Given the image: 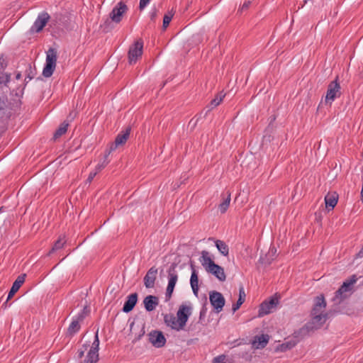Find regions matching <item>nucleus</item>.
<instances>
[{
    "mask_svg": "<svg viewBox=\"0 0 363 363\" xmlns=\"http://www.w3.org/2000/svg\"><path fill=\"white\" fill-rule=\"evenodd\" d=\"M57 58L56 49L50 48L47 52L45 65L43 70V77L48 78L52 75L56 67Z\"/></svg>",
    "mask_w": 363,
    "mask_h": 363,
    "instance_id": "1",
    "label": "nucleus"
},
{
    "mask_svg": "<svg viewBox=\"0 0 363 363\" xmlns=\"http://www.w3.org/2000/svg\"><path fill=\"white\" fill-rule=\"evenodd\" d=\"M176 268L177 264L172 263L167 270L168 284L165 292V301H168L171 299L175 285L178 280V274Z\"/></svg>",
    "mask_w": 363,
    "mask_h": 363,
    "instance_id": "2",
    "label": "nucleus"
},
{
    "mask_svg": "<svg viewBox=\"0 0 363 363\" xmlns=\"http://www.w3.org/2000/svg\"><path fill=\"white\" fill-rule=\"evenodd\" d=\"M131 130V127L128 126L124 130L119 133L115 138L113 143L109 145L107 155H110L113 151L116 150L118 146H122L127 142Z\"/></svg>",
    "mask_w": 363,
    "mask_h": 363,
    "instance_id": "3",
    "label": "nucleus"
},
{
    "mask_svg": "<svg viewBox=\"0 0 363 363\" xmlns=\"http://www.w3.org/2000/svg\"><path fill=\"white\" fill-rule=\"evenodd\" d=\"M341 86L338 82V76L335 79L330 82L328 86L327 93L325 96V102H333L336 98L341 95Z\"/></svg>",
    "mask_w": 363,
    "mask_h": 363,
    "instance_id": "4",
    "label": "nucleus"
},
{
    "mask_svg": "<svg viewBox=\"0 0 363 363\" xmlns=\"http://www.w3.org/2000/svg\"><path fill=\"white\" fill-rule=\"evenodd\" d=\"M279 296L277 294L270 296L268 300L264 301L260 305L258 311V316L262 317L272 312V309L275 308L279 303Z\"/></svg>",
    "mask_w": 363,
    "mask_h": 363,
    "instance_id": "5",
    "label": "nucleus"
},
{
    "mask_svg": "<svg viewBox=\"0 0 363 363\" xmlns=\"http://www.w3.org/2000/svg\"><path fill=\"white\" fill-rule=\"evenodd\" d=\"M209 301L216 313H220L225 303L223 294L216 291L209 292Z\"/></svg>",
    "mask_w": 363,
    "mask_h": 363,
    "instance_id": "6",
    "label": "nucleus"
},
{
    "mask_svg": "<svg viewBox=\"0 0 363 363\" xmlns=\"http://www.w3.org/2000/svg\"><path fill=\"white\" fill-rule=\"evenodd\" d=\"M143 41L142 39L136 40L128 50V60L130 64H134L143 55Z\"/></svg>",
    "mask_w": 363,
    "mask_h": 363,
    "instance_id": "7",
    "label": "nucleus"
},
{
    "mask_svg": "<svg viewBox=\"0 0 363 363\" xmlns=\"http://www.w3.org/2000/svg\"><path fill=\"white\" fill-rule=\"evenodd\" d=\"M191 314V306H186L184 304H182L179 306V308L177 312V322H179V324L178 325L179 326V328H182V329H184V328L186 325V323H187Z\"/></svg>",
    "mask_w": 363,
    "mask_h": 363,
    "instance_id": "8",
    "label": "nucleus"
},
{
    "mask_svg": "<svg viewBox=\"0 0 363 363\" xmlns=\"http://www.w3.org/2000/svg\"><path fill=\"white\" fill-rule=\"evenodd\" d=\"M357 276L355 274L352 275L350 279L345 281L341 286L338 289V290L335 292V298L340 297L342 300L346 298L347 296L343 295V294L352 291V286L357 282Z\"/></svg>",
    "mask_w": 363,
    "mask_h": 363,
    "instance_id": "9",
    "label": "nucleus"
},
{
    "mask_svg": "<svg viewBox=\"0 0 363 363\" xmlns=\"http://www.w3.org/2000/svg\"><path fill=\"white\" fill-rule=\"evenodd\" d=\"M311 320L308 322L307 324L313 332L320 329L328 319L327 313L311 314Z\"/></svg>",
    "mask_w": 363,
    "mask_h": 363,
    "instance_id": "10",
    "label": "nucleus"
},
{
    "mask_svg": "<svg viewBox=\"0 0 363 363\" xmlns=\"http://www.w3.org/2000/svg\"><path fill=\"white\" fill-rule=\"evenodd\" d=\"M127 10L128 8L125 3L120 1L113 7L110 13V18L116 23L120 22L123 20V16Z\"/></svg>",
    "mask_w": 363,
    "mask_h": 363,
    "instance_id": "11",
    "label": "nucleus"
},
{
    "mask_svg": "<svg viewBox=\"0 0 363 363\" xmlns=\"http://www.w3.org/2000/svg\"><path fill=\"white\" fill-rule=\"evenodd\" d=\"M149 342L157 348L164 347L166 344L167 340L162 331L152 330L149 334Z\"/></svg>",
    "mask_w": 363,
    "mask_h": 363,
    "instance_id": "12",
    "label": "nucleus"
},
{
    "mask_svg": "<svg viewBox=\"0 0 363 363\" xmlns=\"http://www.w3.org/2000/svg\"><path fill=\"white\" fill-rule=\"evenodd\" d=\"M26 277V274H22L16 278V279L13 283L12 286L9 292L6 301L1 306L2 308L6 307V303L9 301V300H10L15 295V294L18 291L22 284L25 282Z\"/></svg>",
    "mask_w": 363,
    "mask_h": 363,
    "instance_id": "13",
    "label": "nucleus"
},
{
    "mask_svg": "<svg viewBox=\"0 0 363 363\" xmlns=\"http://www.w3.org/2000/svg\"><path fill=\"white\" fill-rule=\"evenodd\" d=\"M157 269L153 266L148 269L145 276L144 277V285L146 288H153L155 282L157 279Z\"/></svg>",
    "mask_w": 363,
    "mask_h": 363,
    "instance_id": "14",
    "label": "nucleus"
},
{
    "mask_svg": "<svg viewBox=\"0 0 363 363\" xmlns=\"http://www.w3.org/2000/svg\"><path fill=\"white\" fill-rule=\"evenodd\" d=\"M138 295L137 293H133L128 296L122 311L126 313L132 311L138 302Z\"/></svg>",
    "mask_w": 363,
    "mask_h": 363,
    "instance_id": "15",
    "label": "nucleus"
},
{
    "mask_svg": "<svg viewBox=\"0 0 363 363\" xmlns=\"http://www.w3.org/2000/svg\"><path fill=\"white\" fill-rule=\"evenodd\" d=\"M206 272L215 276L220 281H224L226 279L224 269L216 263L209 269H207Z\"/></svg>",
    "mask_w": 363,
    "mask_h": 363,
    "instance_id": "16",
    "label": "nucleus"
},
{
    "mask_svg": "<svg viewBox=\"0 0 363 363\" xmlns=\"http://www.w3.org/2000/svg\"><path fill=\"white\" fill-rule=\"evenodd\" d=\"M269 336L267 334L256 335L252 342V347L255 349H263L268 344Z\"/></svg>",
    "mask_w": 363,
    "mask_h": 363,
    "instance_id": "17",
    "label": "nucleus"
},
{
    "mask_svg": "<svg viewBox=\"0 0 363 363\" xmlns=\"http://www.w3.org/2000/svg\"><path fill=\"white\" fill-rule=\"evenodd\" d=\"M143 304L147 311H152L159 304V298L157 296L153 295H148L144 298Z\"/></svg>",
    "mask_w": 363,
    "mask_h": 363,
    "instance_id": "18",
    "label": "nucleus"
},
{
    "mask_svg": "<svg viewBox=\"0 0 363 363\" xmlns=\"http://www.w3.org/2000/svg\"><path fill=\"white\" fill-rule=\"evenodd\" d=\"M177 321V318L174 316L172 313H167L164 315V322L168 326L170 327L172 330L179 331L183 330L182 328H179L178 325L179 322Z\"/></svg>",
    "mask_w": 363,
    "mask_h": 363,
    "instance_id": "19",
    "label": "nucleus"
},
{
    "mask_svg": "<svg viewBox=\"0 0 363 363\" xmlns=\"http://www.w3.org/2000/svg\"><path fill=\"white\" fill-rule=\"evenodd\" d=\"M311 333H313V330H311L310 327L306 323L302 328L299 330L295 331L294 333V337L296 340L294 341H297V343L305 337L308 336Z\"/></svg>",
    "mask_w": 363,
    "mask_h": 363,
    "instance_id": "20",
    "label": "nucleus"
},
{
    "mask_svg": "<svg viewBox=\"0 0 363 363\" xmlns=\"http://www.w3.org/2000/svg\"><path fill=\"white\" fill-rule=\"evenodd\" d=\"M201 254V256L199 258V261L202 266L205 268L206 271H207V269H209L212 265L215 264V262L210 257L209 252L208 251L203 250Z\"/></svg>",
    "mask_w": 363,
    "mask_h": 363,
    "instance_id": "21",
    "label": "nucleus"
},
{
    "mask_svg": "<svg viewBox=\"0 0 363 363\" xmlns=\"http://www.w3.org/2000/svg\"><path fill=\"white\" fill-rule=\"evenodd\" d=\"M326 307V301L323 295L315 298V303L312 308L311 314L322 313L321 310Z\"/></svg>",
    "mask_w": 363,
    "mask_h": 363,
    "instance_id": "22",
    "label": "nucleus"
},
{
    "mask_svg": "<svg viewBox=\"0 0 363 363\" xmlns=\"http://www.w3.org/2000/svg\"><path fill=\"white\" fill-rule=\"evenodd\" d=\"M338 201V194L334 191V192H329L325 196V206L327 208H330L331 209H333L335 206L337 205Z\"/></svg>",
    "mask_w": 363,
    "mask_h": 363,
    "instance_id": "23",
    "label": "nucleus"
},
{
    "mask_svg": "<svg viewBox=\"0 0 363 363\" xmlns=\"http://www.w3.org/2000/svg\"><path fill=\"white\" fill-rule=\"evenodd\" d=\"M81 320H78V318H75L73 319L70 325H69L67 328V334L69 336H73L74 334H76L81 328L80 325Z\"/></svg>",
    "mask_w": 363,
    "mask_h": 363,
    "instance_id": "24",
    "label": "nucleus"
},
{
    "mask_svg": "<svg viewBox=\"0 0 363 363\" xmlns=\"http://www.w3.org/2000/svg\"><path fill=\"white\" fill-rule=\"evenodd\" d=\"M222 197H223V201L219 204L218 208L220 210V212L223 214L227 211V210L230 206V192L228 191L226 192V197L224 196V194H222Z\"/></svg>",
    "mask_w": 363,
    "mask_h": 363,
    "instance_id": "25",
    "label": "nucleus"
},
{
    "mask_svg": "<svg viewBox=\"0 0 363 363\" xmlns=\"http://www.w3.org/2000/svg\"><path fill=\"white\" fill-rule=\"evenodd\" d=\"M245 293L243 287L241 286L239 290V298H238L237 302L233 303V306H232L233 313H235L236 311H238L240 308L242 304L245 302Z\"/></svg>",
    "mask_w": 363,
    "mask_h": 363,
    "instance_id": "26",
    "label": "nucleus"
},
{
    "mask_svg": "<svg viewBox=\"0 0 363 363\" xmlns=\"http://www.w3.org/2000/svg\"><path fill=\"white\" fill-rule=\"evenodd\" d=\"M297 344V341H294V340L285 342L282 344L279 345L276 347L277 352H286L289 350L292 349L294 347H295Z\"/></svg>",
    "mask_w": 363,
    "mask_h": 363,
    "instance_id": "27",
    "label": "nucleus"
},
{
    "mask_svg": "<svg viewBox=\"0 0 363 363\" xmlns=\"http://www.w3.org/2000/svg\"><path fill=\"white\" fill-rule=\"evenodd\" d=\"M215 245L221 255H223V256L228 255L229 247L224 241L217 240L215 241Z\"/></svg>",
    "mask_w": 363,
    "mask_h": 363,
    "instance_id": "28",
    "label": "nucleus"
},
{
    "mask_svg": "<svg viewBox=\"0 0 363 363\" xmlns=\"http://www.w3.org/2000/svg\"><path fill=\"white\" fill-rule=\"evenodd\" d=\"M99 359V353L89 350L85 359L81 363H96Z\"/></svg>",
    "mask_w": 363,
    "mask_h": 363,
    "instance_id": "29",
    "label": "nucleus"
},
{
    "mask_svg": "<svg viewBox=\"0 0 363 363\" xmlns=\"http://www.w3.org/2000/svg\"><path fill=\"white\" fill-rule=\"evenodd\" d=\"M66 242V240H65V236L60 235L58 239L55 242L52 247L49 251L48 255H50L55 251L62 249L65 244Z\"/></svg>",
    "mask_w": 363,
    "mask_h": 363,
    "instance_id": "30",
    "label": "nucleus"
},
{
    "mask_svg": "<svg viewBox=\"0 0 363 363\" xmlns=\"http://www.w3.org/2000/svg\"><path fill=\"white\" fill-rule=\"evenodd\" d=\"M68 126L69 123H67L66 121L62 123L53 134L54 140H57L62 135H64L67 132Z\"/></svg>",
    "mask_w": 363,
    "mask_h": 363,
    "instance_id": "31",
    "label": "nucleus"
},
{
    "mask_svg": "<svg viewBox=\"0 0 363 363\" xmlns=\"http://www.w3.org/2000/svg\"><path fill=\"white\" fill-rule=\"evenodd\" d=\"M191 269L192 270L191 275L190 278V284L191 286H199V277L198 274L195 269V266L193 262L190 263Z\"/></svg>",
    "mask_w": 363,
    "mask_h": 363,
    "instance_id": "32",
    "label": "nucleus"
},
{
    "mask_svg": "<svg viewBox=\"0 0 363 363\" xmlns=\"http://www.w3.org/2000/svg\"><path fill=\"white\" fill-rule=\"evenodd\" d=\"M108 147H107L104 152V157H103V160H101V162H100L96 167V169L97 171H101L108 163H109V160H108V156L109 155H107V152H108Z\"/></svg>",
    "mask_w": 363,
    "mask_h": 363,
    "instance_id": "33",
    "label": "nucleus"
},
{
    "mask_svg": "<svg viewBox=\"0 0 363 363\" xmlns=\"http://www.w3.org/2000/svg\"><path fill=\"white\" fill-rule=\"evenodd\" d=\"M225 94L223 93V91L219 92L216 97L212 99L210 102V105L213 107H216L218 106L221 101H223V98L225 97Z\"/></svg>",
    "mask_w": 363,
    "mask_h": 363,
    "instance_id": "34",
    "label": "nucleus"
},
{
    "mask_svg": "<svg viewBox=\"0 0 363 363\" xmlns=\"http://www.w3.org/2000/svg\"><path fill=\"white\" fill-rule=\"evenodd\" d=\"M49 19H50L49 14L47 12H42V13H39V15L38 16V18H36V20L35 21L34 23H48Z\"/></svg>",
    "mask_w": 363,
    "mask_h": 363,
    "instance_id": "35",
    "label": "nucleus"
},
{
    "mask_svg": "<svg viewBox=\"0 0 363 363\" xmlns=\"http://www.w3.org/2000/svg\"><path fill=\"white\" fill-rule=\"evenodd\" d=\"M26 78L29 79L30 80L33 79L35 75L37 73L35 67H33L31 64H28L27 69L26 70Z\"/></svg>",
    "mask_w": 363,
    "mask_h": 363,
    "instance_id": "36",
    "label": "nucleus"
},
{
    "mask_svg": "<svg viewBox=\"0 0 363 363\" xmlns=\"http://www.w3.org/2000/svg\"><path fill=\"white\" fill-rule=\"evenodd\" d=\"M98 333H99V330H97L95 333V335H94V340L92 345L90 348V350H92L97 353H99V338Z\"/></svg>",
    "mask_w": 363,
    "mask_h": 363,
    "instance_id": "37",
    "label": "nucleus"
},
{
    "mask_svg": "<svg viewBox=\"0 0 363 363\" xmlns=\"http://www.w3.org/2000/svg\"><path fill=\"white\" fill-rule=\"evenodd\" d=\"M47 26V24H33L30 28L29 33L33 34L35 33H39Z\"/></svg>",
    "mask_w": 363,
    "mask_h": 363,
    "instance_id": "38",
    "label": "nucleus"
},
{
    "mask_svg": "<svg viewBox=\"0 0 363 363\" xmlns=\"http://www.w3.org/2000/svg\"><path fill=\"white\" fill-rule=\"evenodd\" d=\"M10 74L0 73V86L2 84L7 86V84L10 82Z\"/></svg>",
    "mask_w": 363,
    "mask_h": 363,
    "instance_id": "39",
    "label": "nucleus"
},
{
    "mask_svg": "<svg viewBox=\"0 0 363 363\" xmlns=\"http://www.w3.org/2000/svg\"><path fill=\"white\" fill-rule=\"evenodd\" d=\"M26 84L27 82L24 83L23 84V86L22 87L19 86L16 89H13L11 92V94H13V92H15V96H17L18 99L23 97V91H24V89L26 86ZM20 104L21 103L20 99H18Z\"/></svg>",
    "mask_w": 363,
    "mask_h": 363,
    "instance_id": "40",
    "label": "nucleus"
},
{
    "mask_svg": "<svg viewBox=\"0 0 363 363\" xmlns=\"http://www.w3.org/2000/svg\"><path fill=\"white\" fill-rule=\"evenodd\" d=\"M174 13L175 11H174L173 9H172L171 10L168 11L165 15L164 16V18H163V22L162 23H170L174 15Z\"/></svg>",
    "mask_w": 363,
    "mask_h": 363,
    "instance_id": "41",
    "label": "nucleus"
},
{
    "mask_svg": "<svg viewBox=\"0 0 363 363\" xmlns=\"http://www.w3.org/2000/svg\"><path fill=\"white\" fill-rule=\"evenodd\" d=\"M90 310L87 306H85L82 311L81 313H79L77 318H78V320H81V321H83L86 315L89 313Z\"/></svg>",
    "mask_w": 363,
    "mask_h": 363,
    "instance_id": "42",
    "label": "nucleus"
},
{
    "mask_svg": "<svg viewBox=\"0 0 363 363\" xmlns=\"http://www.w3.org/2000/svg\"><path fill=\"white\" fill-rule=\"evenodd\" d=\"M206 305H207V299L206 298L205 302L203 304L202 308L200 311L199 320H202L206 317V312H207Z\"/></svg>",
    "mask_w": 363,
    "mask_h": 363,
    "instance_id": "43",
    "label": "nucleus"
},
{
    "mask_svg": "<svg viewBox=\"0 0 363 363\" xmlns=\"http://www.w3.org/2000/svg\"><path fill=\"white\" fill-rule=\"evenodd\" d=\"M274 259L273 257L269 258L268 255H265V257H261L259 259V262L265 265H269L272 263V261Z\"/></svg>",
    "mask_w": 363,
    "mask_h": 363,
    "instance_id": "44",
    "label": "nucleus"
},
{
    "mask_svg": "<svg viewBox=\"0 0 363 363\" xmlns=\"http://www.w3.org/2000/svg\"><path fill=\"white\" fill-rule=\"evenodd\" d=\"M100 28H103L104 33L111 31L113 28H114V24H100Z\"/></svg>",
    "mask_w": 363,
    "mask_h": 363,
    "instance_id": "45",
    "label": "nucleus"
},
{
    "mask_svg": "<svg viewBox=\"0 0 363 363\" xmlns=\"http://www.w3.org/2000/svg\"><path fill=\"white\" fill-rule=\"evenodd\" d=\"M100 171H97L96 169H95L94 172H91L89 174V177L86 179L87 183H91L94 178L96 177V175Z\"/></svg>",
    "mask_w": 363,
    "mask_h": 363,
    "instance_id": "46",
    "label": "nucleus"
},
{
    "mask_svg": "<svg viewBox=\"0 0 363 363\" xmlns=\"http://www.w3.org/2000/svg\"><path fill=\"white\" fill-rule=\"evenodd\" d=\"M150 2V0H140L139 9L143 10Z\"/></svg>",
    "mask_w": 363,
    "mask_h": 363,
    "instance_id": "47",
    "label": "nucleus"
},
{
    "mask_svg": "<svg viewBox=\"0 0 363 363\" xmlns=\"http://www.w3.org/2000/svg\"><path fill=\"white\" fill-rule=\"evenodd\" d=\"M145 326L143 325L140 333L135 336V339L133 340V342H135L141 339V337L145 335Z\"/></svg>",
    "mask_w": 363,
    "mask_h": 363,
    "instance_id": "48",
    "label": "nucleus"
},
{
    "mask_svg": "<svg viewBox=\"0 0 363 363\" xmlns=\"http://www.w3.org/2000/svg\"><path fill=\"white\" fill-rule=\"evenodd\" d=\"M89 345L84 344L83 345L84 350H78L77 352V357L79 359H82L84 357L85 351L87 350Z\"/></svg>",
    "mask_w": 363,
    "mask_h": 363,
    "instance_id": "49",
    "label": "nucleus"
},
{
    "mask_svg": "<svg viewBox=\"0 0 363 363\" xmlns=\"http://www.w3.org/2000/svg\"><path fill=\"white\" fill-rule=\"evenodd\" d=\"M225 358V356L224 354L218 355L213 358V363H222Z\"/></svg>",
    "mask_w": 363,
    "mask_h": 363,
    "instance_id": "50",
    "label": "nucleus"
},
{
    "mask_svg": "<svg viewBox=\"0 0 363 363\" xmlns=\"http://www.w3.org/2000/svg\"><path fill=\"white\" fill-rule=\"evenodd\" d=\"M250 4H251L250 1H245L243 3V4L242 5L241 9L242 10L247 9L250 6Z\"/></svg>",
    "mask_w": 363,
    "mask_h": 363,
    "instance_id": "51",
    "label": "nucleus"
},
{
    "mask_svg": "<svg viewBox=\"0 0 363 363\" xmlns=\"http://www.w3.org/2000/svg\"><path fill=\"white\" fill-rule=\"evenodd\" d=\"M6 106V101L4 99H2L0 97V111L4 109V107Z\"/></svg>",
    "mask_w": 363,
    "mask_h": 363,
    "instance_id": "52",
    "label": "nucleus"
},
{
    "mask_svg": "<svg viewBox=\"0 0 363 363\" xmlns=\"http://www.w3.org/2000/svg\"><path fill=\"white\" fill-rule=\"evenodd\" d=\"M192 291L194 292V294L197 297L198 293H199V286H191Z\"/></svg>",
    "mask_w": 363,
    "mask_h": 363,
    "instance_id": "53",
    "label": "nucleus"
},
{
    "mask_svg": "<svg viewBox=\"0 0 363 363\" xmlns=\"http://www.w3.org/2000/svg\"><path fill=\"white\" fill-rule=\"evenodd\" d=\"M4 60L1 57H0V70L4 69V67L6 66V64H5L4 65Z\"/></svg>",
    "mask_w": 363,
    "mask_h": 363,
    "instance_id": "54",
    "label": "nucleus"
},
{
    "mask_svg": "<svg viewBox=\"0 0 363 363\" xmlns=\"http://www.w3.org/2000/svg\"><path fill=\"white\" fill-rule=\"evenodd\" d=\"M356 257H359V258L363 257V245H362V247L361 248V250L356 255Z\"/></svg>",
    "mask_w": 363,
    "mask_h": 363,
    "instance_id": "55",
    "label": "nucleus"
},
{
    "mask_svg": "<svg viewBox=\"0 0 363 363\" xmlns=\"http://www.w3.org/2000/svg\"><path fill=\"white\" fill-rule=\"evenodd\" d=\"M170 24H162V31H165Z\"/></svg>",
    "mask_w": 363,
    "mask_h": 363,
    "instance_id": "56",
    "label": "nucleus"
},
{
    "mask_svg": "<svg viewBox=\"0 0 363 363\" xmlns=\"http://www.w3.org/2000/svg\"><path fill=\"white\" fill-rule=\"evenodd\" d=\"M16 79L17 80H19V79H21V72H18V73L16 74Z\"/></svg>",
    "mask_w": 363,
    "mask_h": 363,
    "instance_id": "57",
    "label": "nucleus"
},
{
    "mask_svg": "<svg viewBox=\"0 0 363 363\" xmlns=\"http://www.w3.org/2000/svg\"><path fill=\"white\" fill-rule=\"evenodd\" d=\"M155 13H156L155 11L154 12L151 13V20H154V16H155Z\"/></svg>",
    "mask_w": 363,
    "mask_h": 363,
    "instance_id": "58",
    "label": "nucleus"
},
{
    "mask_svg": "<svg viewBox=\"0 0 363 363\" xmlns=\"http://www.w3.org/2000/svg\"><path fill=\"white\" fill-rule=\"evenodd\" d=\"M53 35L57 38V37H60L61 36V34L60 33H57V35H55V34H53Z\"/></svg>",
    "mask_w": 363,
    "mask_h": 363,
    "instance_id": "59",
    "label": "nucleus"
},
{
    "mask_svg": "<svg viewBox=\"0 0 363 363\" xmlns=\"http://www.w3.org/2000/svg\"><path fill=\"white\" fill-rule=\"evenodd\" d=\"M211 108H209L205 113H204V117L207 115L208 112H209L211 111Z\"/></svg>",
    "mask_w": 363,
    "mask_h": 363,
    "instance_id": "60",
    "label": "nucleus"
},
{
    "mask_svg": "<svg viewBox=\"0 0 363 363\" xmlns=\"http://www.w3.org/2000/svg\"><path fill=\"white\" fill-rule=\"evenodd\" d=\"M199 118L194 123L193 127H194L196 125V123L198 122Z\"/></svg>",
    "mask_w": 363,
    "mask_h": 363,
    "instance_id": "61",
    "label": "nucleus"
},
{
    "mask_svg": "<svg viewBox=\"0 0 363 363\" xmlns=\"http://www.w3.org/2000/svg\"><path fill=\"white\" fill-rule=\"evenodd\" d=\"M359 74H360L361 77L363 78V70L360 72Z\"/></svg>",
    "mask_w": 363,
    "mask_h": 363,
    "instance_id": "62",
    "label": "nucleus"
},
{
    "mask_svg": "<svg viewBox=\"0 0 363 363\" xmlns=\"http://www.w3.org/2000/svg\"><path fill=\"white\" fill-rule=\"evenodd\" d=\"M192 122H193V119H191V120L190 121V122H189V125H191H191H194V123H192Z\"/></svg>",
    "mask_w": 363,
    "mask_h": 363,
    "instance_id": "63",
    "label": "nucleus"
},
{
    "mask_svg": "<svg viewBox=\"0 0 363 363\" xmlns=\"http://www.w3.org/2000/svg\"><path fill=\"white\" fill-rule=\"evenodd\" d=\"M192 122H193V119H191V120L190 121V122H189V125H191H191H194V123H192Z\"/></svg>",
    "mask_w": 363,
    "mask_h": 363,
    "instance_id": "64",
    "label": "nucleus"
}]
</instances>
